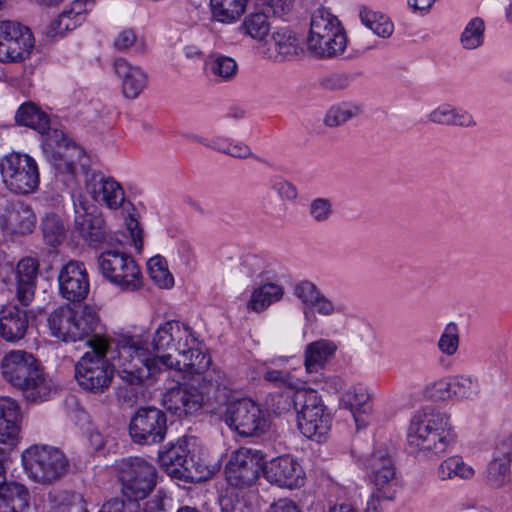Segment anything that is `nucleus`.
Returning a JSON list of instances; mask_svg holds the SVG:
<instances>
[{
    "label": "nucleus",
    "instance_id": "46",
    "mask_svg": "<svg viewBox=\"0 0 512 512\" xmlns=\"http://www.w3.org/2000/svg\"><path fill=\"white\" fill-rule=\"evenodd\" d=\"M459 343V328L456 323L449 322L440 335L437 347L442 354L450 357L458 351Z\"/></svg>",
    "mask_w": 512,
    "mask_h": 512
},
{
    "label": "nucleus",
    "instance_id": "33",
    "mask_svg": "<svg viewBox=\"0 0 512 512\" xmlns=\"http://www.w3.org/2000/svg\"><path fill=\"white\" fill-rule=\"evenodd\" d=\"M73 319L74 309L70 305H62L51 311L47 317L51 335L64 342H73Z\"/></svg>",
    "mask_w": 512,
    "mask_h": 512
},
{
    "label": "nucleus",
    "instance_id": "57",
    "mask_svg": "<svg viewBox=\"0 0 512 512\" xmlns=\"http://www.w3.org/2000/svg\"><path fill=\"white\" fill-rule=\"evenodd\" d=\"M138 510L137 502L115 498L104 503L99 512H138Z\"/></svg>",
    "mask_w": 512,
    "mask_h": 512
},
{
    "label": "nucleus",
    "instance_id": "54",
    "mask_svg": "<svg viewBox=\"0 0 512 512\" xmlns=\"http://www.w3.org/2000/svg\"><path fill=\"white\" fill-rule=\"evenodd\" d=\"M114 47L119 51H126L130 48H135V51L139 53L144 51L143 42L137 39L132 29L121 31L114 40Z\"/></svg>",
    "mask_w": 512,
    "mask_h": 512
},
{
    "label": "nucleus",
    "instance_id": "63",
    "mask_svg": "<svg viewBox=\"0 0 512 512\" xmlns=\"http://www.w3.org/2000/svg\"><path fill=\"white\" fill-rule=\"evenodd\" d=\"M499 457L507 459L508 462L512 463V435L506 436L501 439L496 448L495 452Z\"/></svg>",
    "mask_w": 512,
    "mask_h": 512
},
{
    "label": "nucleus",
    "instance_id": "40",
    "mask_svg": "<svg viewBox=\"0 0 512 512\" xmlns=\"http://www.w3.org/2000/svg\"><path fill=\"white\" fill-rule=\"evenodd\" d=\"M359 17L361 23L375 35L389 38L393 34L394 24L388 16L363 7L360 9Z\"/></svg>",
    "mask_w": 512,
    "mask_h": 512
},
{
    "label": "nucleus",
    "instance_id": "5",
    "mask_svg": "<svg viewBox=\"0 0 512 512\" xmlns=\"http://www.w3.org/2000/svg\"><path fill=\"white\" fill-rule=\"evenodd\" d=\"M297 427L307 438L321 442L329 432L332 418L321 395L315 389H299L293 393Z\"/></svg>",
    "mask_w": 512,
    "mask_h": 512
},
{
    "label": "nucleus",
    "instance_id": "53",
    "mask_svg": "<svg viewBox=\"0 0 512 512\" xmlns=\"http://www.w3.org/2000/svg\"><path fill=\"white\" fill-rule=\"evenodd\" d=\"M263 379L279 388L294 389L297 386L296 379L286 370L267 369Z\"/></svg>",
    "mask_w": 512,
    "mask_h": 512
},
{
    "label": "nucleus",
    "instance_id": "14",
    "mask_svg": "<svg viewBox=\"0 0 512 512\" xmlns=\"http://www.w3.org/2000/svg\"><path fill=\"white\" fill-rule=\"evenodd\" d=\"M167 432L166 414L157 408H140L132 417L129 434L138 444L151 445L164 440Z\"/></svg>",
    "mask_w": 512,
    "mask_h": 512
},
{
    "label": "nucleus",
    "instance_id": "42",
    "mask_svg": "<svg viewBox=\"0 0 512 512\" xmlns=\"http://www.w3.org/2000/svg\"><path fill=\"white\" fill-rule=\"evenodd\" d=\"M361 112L360 105L352 102H342L328 109L324 122L329 127H337L358 116Z\"/></svg>",
    "mask_w": 512,
    "mask_h": 512
},
{
    "label": "nucleus",
    "instance_id": "12",
    "mask_svg": "<svg viewBox=\"0 0 512 512\" xmlns=\"http://www.w3.org/2000/svg\"><path fill=\"white\" fill-rule=\"evenodd\" d=\"M231 429L245 437L260 436L268 428V422L260 405L248 398L231 402L223 415Z\"/></svg>",
    "mask_w": 512,
    "mask_h": 512
},
{
    "label": "nucleus",
    "instance_id": "31",
    "mask_svg": "<svg viewBox=\"0 0 512 512\" xmlns=\"http://www.w3.org/2000/svg\"><path fill=\"white\" fill-rule=\"evenodd\" d=\"M337 350V345L328 339H319L306 345L304 367L309 376L321 372Z\"/></svg>",
    "mask_w": 512,
    "mask_h": 512
},
{
    "label": "nucleus",
    "instance_id": "35",
    "mask_svg": "<svg viewBox=\"0 0 512 512\" xmlns=\"http://www.w3.org/2000/svg\"><path fill=\"white\" fill-rule=\"evenodd\" d=\"M284 296V287L275 282H265L256 287L250 296L247 307L254 312H262Z\"/></svg>",
    "mask_w": 512,
    "mask_h": 512
},
{
    "label": "nucleus",
    "instance_id": "17",
    "mask_svg": "<svg viewBox=\"0 0 512 512\" xmlns=\"http://www.w3.org/2000/svg\"><path fill=\"white\" fill-rule=\"evenodd\" d=\"M57 280L59 293L67 301L80 302L89 293V276L83 262H67L60 269Z\"/></svg>",
    "mask_w": 512,
    "mask_h": 512
},
{
    "label": "nucleus",
    "instance_id": "23",
    "mask_svg": "<svg viewBox=\"0 0 512 512\" xmlns=\"http://www.w3.org/2000/svg\"><path fill=\"white\" fill-rule=\"evenodd\" d=\"M339 406L352 414L357 429L363 428L367 425L368 417L372 413L371 394L364 384H353L340 396Z\"/></svg>",
    "mask_w": 512,
    "mask_h": 512
},
{
    "label": "nucleus",
    "instance_id": "22",
    "mask_svg": "<svg viewBox=\"0 0 512 512\" xmlns=\"http://www.w3.org/2000/svg\"><path fill=\"white\" fill-rule=\"evenodd\" d=\"M179 356L180 359L175 360L171 356V363H167L166 370L177 384L184 381L190 375L205 372L211 364V357L198 348V345H194L193 348L179 353Z\"/></svg>",
    "mask_w": 512,
    "mask_h": 512
},
{
    "label": "nucleus",
    "instance_id": "47",
    "mask_svg": "<svg viewBox=\"0 0 512 512\" xmlns=\"http://www.w3.org/2000/svg\"><path fill=\"white\" fill-rule=\"evenodd\" d=\"M210 72L221 80H230L236 75L237 63L228 56H216L207 62Z\"/></svg>",
    "mask_w": 512,
    "mask_h": 512
},
{
    "label": "nucleus",
    "instance_id": "6",
    "mask_svg": "<svg viewBox=\"0 0 512 512\" xmlns=\"http://www.w3.org/2000/svg\"><path fill=\"white\" fill-rule=\"evenodd\" d=\"M22 464L28 476L40 484L61 479L69 468V460L60 449L37 444L22 453Z\"/></svg>",
    "mask_w": 512,
    "mask_h": 512
},
{
    "label": "nucleus",
    "instance_id": "8",
    "mask_svg": "<svg viewBox=\"0 0 512 512\" xmlns=\"http://www.w3.org/2000/svg\"><path fill=\"white\" fill-rule=\"evenodd\" d=\"M159 461L172 478L191 483L208 480L217 470V465H208L200 458L195 459L187 447L180 443L162 452Z\"/></svg>",
    "mask_w": 512,
    "mask_h": 512
},
{
    "label": "nucleus",
    "instance_id": "45",
    "mask_svg": "<svg viewBox=\"0 0 512 512\" xmlns=\"http://www.w3.org/2000/svg\"><path fill=\"white\" fill-rule=\"evenodd\" d=\"M510 462L494 453L486 472V480L493 487L503 486L510 476Z\"/></svg>",
    "mask_w": 512,
    "mask_h": 512
},
{
    "label": "nucleus",
    "instance_id": "61",
    "mask_svg": "<svg viewBox=\"0 0 512 512\" xmlns=\"http://www.w3.org/2000/svg\"><path fill=\"white\" fill-rule=\"evenodd\" d=\"M451 125L469 128L476 126V121L471 113L455 107Z\"/></svg>",
    "mask_w": 512,
    "mask_h": 512
},
{
    "label": "nucleus",
    "instance_id": "64",
    "mask_svg": "<svg viewBox=\"0 0 512 512\" xmlns=\"http://www.w3.org/2000/svg\"><path fill=\"white\" fill-rule=\"evenodd\" d=\"M267 512H301V510L294 501L283 498L273 503Z\"/></svg>",
    "mask_w": 512,
    "mask_h": 512
},
{
    "label": "nucleus",
    "instance_id": "19",
    "mask_svg": "<svg viewBox=\"0 0 512 512\" xmlns=\"http://www.w3.org/2000/svg\"><path fill=\"white\" fill-rule=\"evenodd\" d=\"M85 189L91 198L110 209H118L125 200V194L119 182L95 171L85 174Z\"/></svg>",
    "mask_w": 512,
    "mask_h": 512
},
{
    "label": "nucleus",
    "instance_id": "36",
    "mask_svg": "<svg viewBox=\"0 0 512 512\" xmlns=\"http://www.w3.org/2000/svg\"><path fill=\"white\" fill-rule=\"evenodd\" d=\"M10 48L2 49L0 53V62H21L27 59L34 47V38L28 27L25 31L16 34V37L10 39Z\"/></svg>",
    "mask_w": 512,
    "mask_h": 512
},
{
    "label": "nucleus",
    "instance_id": "38",
    "mask_svg": "<svg viewBox=\"0 0 512 512\" xmlns=\"http://www.w3.org/2000/svg\"><path fill=\"white\" fill-rule=\"evenodd\" d=\"M343 27L340 20L329 9L319 7L313 11L310 21V30L307 43L320 38L321 35L329 34Z\"/></svg>",
    "mask_w": 512,
    "mask_h": 512
},
{
    "label": "nucleus",
    "instance_id": "30",
    "mask_svg": "<svg viewBox=\"0 0 512 512\" xmlns=\"http://www.w3.org/2000/svg\"><path fill=\"white\" fill-rule=\"evenodd\" d=\"M27 312L16 306H8L0 311V336L8 342L21 340L28 329Z\"/></svg>",
    "mask_w": 512,
    "mask_h": 512
},
{
    "label": "nucleus",
    "instance_id": "29",
    "mask_svg": "<svg viewBox=\"0 0 512 512\" xmlns=\"http://www.w3.org/2000/svg\"><path fill=\"white\" fill-rule=\"evenodd\" d=\"M73 342L85 340L90 349V341L101 336V323L98 313L89 306L74 310Z\"/></svg>",
    "mask_w": 512,
    "mask_h": 512
},
{
    "label": "nucleus",
    "instance_id": "43",
    "mask_svg": "<svg viewBox=\"0 0 512 512\" xmlns=\"http://www.w3.org/2000/svg\"><path fill=\"white\" fill-rule=\"evenodd\" d=\"M485 23L479 18H472L460 35L461 46L466 50H474L484 42Z\"/></svg>",
    "mask_w": 512,
    "mask_h": 512
},
{
    "label": "nucleus",
    "instance_id": "20",
    "mask_svg": "<svg viewBox=\"0 0 512 512\" xmlns=\"http://www.w3.org/2000/svg\"><path fill=\"white\" fill-rule=\"evenodd\" d=\"M262 53L268 60L283 63L297 59L303 53V48L293 31L280 28L272 33L268 42H265Z\"/></svg>",
    "mask_w": 512,
    "mask_h": 512
},
{
    "label": "nucleus",
    "instance_id": "52",
    "mask_svg": "<svg viewBox=\"0 0 512 512\" xmlns=\"http://www.w3.org/2000/svg\"><path fill=\"white\" fill-rule=\"evenodd\" d=\"M310 381L320 389L332 394L340 392L345 386V381L340 376H326L321 372L310 376Z\"/></svg>",
    "mask_w": 512,
    "mask_h": 512
},
{
    "label": "nucleus",
    "instance_id": "13",
    "mask_svg": "<svg viewBox=\"0 0 512 512\" xmlns=\"http://www.w3.org/2000/svg\"><path fill=\"white\" fill-rule=\"evenodd\" d=\"M263 471L258 451L240 448L234 451L225 466V476L228 484L238 489L253 486Z\"/></svg>",
    "mask_w": 512,
    "mask_h": 512
},
{
    "label": "nucleus",
    "instance_id": "60",
    "mask_svg": "<svg viewBox=\"0 0 512 512\" xmlns=\"http://www.w3.org/2000/svg\"><path fill=\"white\" fill-rule=\"evenodd\" d=\"M311 307H313L318 314L323 316H331L337 311L334 303L322 292L319 293Z\"/></svg>",
    "mask_w": 512,
    "mask_h": 512
},
{
    "label": "nucleus",
    "instance_id": "24",
    "mask_svg": "<svg viewBox=\"0 0 512 512\" xmlns=\"http://www.w3.org/2000/svg\"><path fill=\"white\" fill-rule=\"evenodd\" d=\"M38 272L39 262L32 257L21 259L13 269L12 282L15 286L16 298L23 306H28L34 299Z\"/></svg>",
    "mask_w": 512,
    "mask_h": 512
},
{
    "label": "nucleus",
    "instance_id": "32",
    "mask_svg": "<svg viewBox=\"0 0 512 512\" xmlns=\"http://www.w3.org/2000/svg\"><path fill=\"white\" fill-rule=\"evenodd\" d=\"M347 46V36L344 27L337 29L313 42H308V50L318 58H333L342 54Z\"/></svg>",
    "mask_w": 512,
    "mask_h": 512
},
{
    "label": "nucleus",
    "instance_id": "26",
    "mask_svg": "<svg viewBox=\"0 0 512 512\" xmlns=\"http://www.w3.org/2000/svg\"><path fill=\"white\" fill-rule=\"evenodd\" d=\"M203 402L202 394L195 388L180 383L170 388L163 397L164 407L178 417L198 411Z\"/></svg>",
    "mask_w": 512,
    "mask_h": 512
},
{
    "label": "nucleus",
    "instance_id": "39",
    "mask_svg": "<svg viewBox=\"0 0 512 512\" xmlns=\"http://www.w3.org/2000/svg\"><path fill=\"white\" fill-rule=\"evenodd\" d=\"M15 120L19 125L30 127L41 134L49 129L48 115L32 102L24 103L18 108Z\"/></svg>",
    "mask_w": 512,
    "mask_h": 512
},
{
    "label": "nucleus",
    "instance_id": "15",
    "mask_svg": "<svg viewBox=\"0 0 512 512\" xmlns=\"http://www.w3.org/2000/svg\"><path fill=\"white\" fill-rule=\"evenodd\" d=\"M154 351H176L183 353L194 345H199L194 330L187 324L170 320L161 324L155 331L150 343Z\"/></svg>",
    "mask_w": 512,
    "mask_h": 512
},
{
    "label": "nucleus",
    "instance_id": "9",
    "mask_svg": "<svg viewBox=\"0 0 512 512\" xmlns=\"http://www.w3.org/2000/svg\"><path fill=\"white\" fill-rule=\"evenodd\" d=\"M74 229L90 246L107 245L114 246L121 241L115 233L109 230L101 214L95 213V209L84 195L73 194Z\"/></svg>",
    "mask_w": 512,
    "mask_h": 512
},
{
    "label": "nucleus",
    "instance_id": "41",
    "mask_svg": "<svg viewBox=\"0 0 512 512\" xmlns=\"http://www.w3.org/2000/svg\"><path fill=\"white\" fill-rule=\"evenodd\" d=\"M474 475V470L467 465L461 457L452 456L444 461L437 468V476L441 480L459 477L461 479H470Z\"/></svg>",
    "mask_w": 512,
    "mask_h": 512
},
{
    "label": "nucleus",
    "instance_id": "3",
    "mask_svg": "<svg viewBox=\"0 0 512 512\" xmlns=\"http://www.w3.org/2000/svg\"><path fill=\"white\" fill-rule=\"evenodd\" d=\"M1 368L4 379L20 389L28 401H44L50 397L51 384L43 376L33 354L12 350L4 356Z\"/></svg>",
    "mask_w": 512,
    "mask_h": 512
},
{
    "label": "nucleus",
    "instance_id": "11",
    "mask_svg": "<svg viewBox=\"0 0 512 512\" xmlns=\"http://www.w3.org/2000/svg\"><path fill=\"white\" fill-rule=\"evenodd\" d=\"M116 470L123 495L134 502L146 498L156 484V469L144 458H123L117 462Z\"/></svg>",
    "mask_w": 512,
    "mask_h": 512
},
{
    "label": "nucleus",
    "instance_id": "16",
    "mask_svg": "<svg viewBox=\"0 0 512 512\" xmlns=\"http://www.w3.org/2000/svg\"><path fill=\"white\" fill-rule=\"evenodd\" d=\"M358 461L382 496L392 499L391 488L395 485L396 471L387 449L380 448L369 455H360Z\"/></svg>",
    "mask_w": 512,
    "mask_h": 512
},
{
    "label": "nucleus",
    "instance_id": "55",
    "mask_svg": "<svg viewBox=\"0 0 512 512\" xmlns=\"http://www.w3.org/2000/svg\"><path fill=\"white\" fill-rule=\"evenodd\" d=\"M321 291L311 281L304 280L294 286L293 294L306 306L311 307Z\"/></svg>",
    "mask_w": 512,
    "mask_h": 512
},
{
    "label": "nucleus",
    "instance_id": "56",
    "mask_svg": "<svg viewBox=\"0 0 512 512\" xmlns=\"http://www.w3.org/2000/svg\"><path fill=\"white\" fill-rule=\"evenodd\" d=\"M266 404L274 414L281 415L290 410L293 405V396L290 397L283 393L270 394L266 399Z\"/></svg>",
    "mask_w": 512,
    "mask_h": 512
},
{
    "label": "nucleus",
    "instance_id": "34",
    "mask_svg": "<svg viewBox=\"0 0 512 512\" xmlns=\"http://www.w3.org/2000/svg\"><path fill=\"white\" fill-rule=\"evenodd\" d=\"M29 500L30 494L24 485L9 483L0 491V512H27Z\"/></svg>",
    "mask_w": 512,
    "mask_h": 512
},
{
    "label": "nucleus",
    "instance_id": "1",
    "mask_svg": "<svg viewBox=\"0 0 512 512\" xmlns=\"http://www.w3.org/2000/svg\"><path fill=\"white\" fill-rule=\"evenodd\" d=\"M150 343L140 335L123 336L117 341L116 369L119 377L130 385H140L145 380L166 372L171 354L153 356Z\"/></svg>",
    "mask_w": 512,
    "mask_h": 512
},
{
    "label": "nucleus",
    "instance_id": "44",
    "mask_svg": "<svg viewBox=\"0 0 512 512\" xmlns=\"http://www.w3.org/2000/svg\"><path fill=\"white\" fill-rule=\"evenodd\" d=\"M45 242L52 246H58L65 238V228L61 218L54 213L47 214L41 223Z\"/></svg>",
    "mask_w": 512,
    "mask_h": 512
},
{
    "label": "nucleus",
    "instance_id": "27",
    "mask_svg": "<svg viewBox=\"0 0 512 512\" xmlns=\"http://www.w3.org/2000/svg\"><path fill=\"white\" fill-rule=\"evenodd\" d=\"M114 72L121 80V89L125 98L136 99L148 84L147 73L124 58H118L113 64Z\"/></svg>",
    "mask_w": 512,
    "mask_h": 512
},
{
    "label": "nucleus",
    "instance_id": "2",
    "mask_svg": "<svg viewBox=\"0 0 512 512\" xmlns=\"http://www.w3.org/2000/svg\"><path fill=\"white\" fill-rule=\"evenodd\" d=\"M407 439L418 457L434 459L447 452L454 443L455 434L448 415L425 408L412 417Z\"/></svg>",
    "mask_w": 512,
    "mask_h": 512
},
{
    "label": "nucleus",
    "instance_id": "10",
    "mask_svg": "<svg viewBox=\"0 0 512 512\" xmlns=\"http://www.w3.org/2000/svg\"><path fill=\"white\" fill-rule=\"evenodd\" d=\"M0 174L5 187L12 193L27 195L39 186V170L28 154L12 152L0 158Z\"/></svg>",
    "mask_w": 512,
    "mask_h": 512
},
{
    "label": "nucleus",
    "instance_id": "25",
    "mask_svg": "<svg viewBox=\"0 0 512 512\" xmlns=\"http://www.w3.org/2000/svg\"><path fill=\"white\" fill-rule=\"evenodd\" d=\"M20 407L15 400L9 397L0 398V448L2 454L10 451L17 445L21 421Z\"/></svg>",
    "mask_w": 512,
    "mask_h": 512
},
{
    "label": "nucleus",
    "instance_id": "50",
    "mask_svg": "<svg viewBox=\"0 0 512 512\" xmlns=\"http://www.w3.org/2000/svg\"><path fill=\"white\" fill-rule=\"evenodd\" d=\"M221 512H254V508L244 497L226 491L218 499Z\"/></svg>",
    "mask_w": 512,
    "mask_h": 512
},
{
    "label": "nucleus",
    "instance_id": "59",
    "mask_svg": "<svg viewBox=\"0 0 512 512\" xmlns=\"http://www.w3.org/2000/svg\"><path fill=\"white\" fill-rule=\"evenodd\" d=\"M272 189L283 200L294 201L298 196L296 187L286 180H276L272 185Z\"/></svg>",
    "mask_w": 512,
    "mask_h": 512
},
{
    "label": "nucleus",
    "instance_id": "48",
    "mask_svg": "<svg viewBox=\"0 0 512 512\" xmlns=\"http://www.w3.org/2000/svg\"><path fill=\"white\" fill-rule=\"evenodd\" d=\"M333 202L329 198L317 197L308 205L309 217L318 224L326 223L333 215Z\"/></svg>",
    "mask_w": 512,
    "mask_h": 512
},
{
    "label": "nucleus",
    "instance_id": "21",
    "mask_svg": "<svg viewBox=\"0 0 512 512\" xmlns=\"http://www.w3.org/2000/svg\"><path fill=\"white\" fill-rule=\"evenodd\" d=\"M36 225L32 208L22 201L7 202L0 211V227L13 235L31 233Z\"/></svg>",
    "mask_w": 512,
    "mask_h": 512
},
{
    "label": "nucleus",
    "instance_id": "37",
    "mask_svg": "<svg viewBox=\"0 0 512 512\" xmlns=\"http://www.w3.org/2000/svg\"><path fill=\"white\" fill-rule=\"evenodd\" d=\"M248 0H210L211 17L223 24L236 23L245 13Z\"/></svg>",
    "mask_w": 512,
    "mask_h": 512
},
{
    "label": "nucleus",
    "instance_id": "4",
    "mask_svg": "<svg viewBox=\"0 0 512 512\" xmlns=\"http://www.w3.org/2000/svg\"><path fill=\"white\" fill-rule=\"evenodd\" d=\"M89 343L90 350L75 364V379L83 390L101 394L112 383L116 365L111 360L116 358L108 357L111 344L106 338H95Z\"/></svg>",
    "mask_w": 512,
    "mask_h": 512
},
{
    "label": "nucleus",
    "instance_id": "58",
    "mask_svg": "<svg viewBox=\"0 0 512 512\" xmlns=\"http://www.w3.org/2000/svg\"><path fill=\"white\" fill-rule=\"evenodd\" d=\"M454 108L450 104H442L429 113L428 119L435 124L451 125Z\"/></svg>",
    "mask_w": 512,
    "mask_h": 512
},
{
    "label": "nucleus",
    "instance_id": "51",
    "mask_svg": "<svg viewBox=\"0 0 512 512\" xmlns=\"http://www.w3.org/2000/svg\"><path fill=\"white\" fill-rule=\"evenodd\" d=\"M425 395L431 400H446L453 397L452 380L448 378L439 379L425 387Z\"/></svg>",
    "mask_w": 512,
    "mask_h": 512
},
{
    "label": "nucleus",
    "instance_id": "28",
    "mask_svg": "<svg viewBox=\"0 0 512 512\" xmlns=\"http://www.w3.org/2000/svg\"><path fill=\"white\" fill-rule=\"evenodd\" d=\"M283 12H272V9L256 8L247 14L238 27L243 36L249 37L257 42H263L270 34L272 28V17Z\"/></svg>",
    "mask_w": 512,
    "mask_h": 512
},
{
    "label": "nucleus",
    "instance_id": "18",
    "mask_svg": "<svg viewBox=\"0 0 512 512\" xmlns=\"http://www.w3.org/2000/svg\"><path fill=\"white\" fill-rule=\"evenodd\" d=\"M268 482L281 488H297L304 484L305 473L299 462L290 455L271 459L263 466Z\"/></svg>",
    "mask_w": 512,
    "mask_h": 512
},
{
    "label": "nucleus",
    "instance_id": "7",
    "mask_svg": "<svg viewBox=\"0 0 512 512\" xmlns=\"http://www.w3.org/2000/svg\"><path fill=\"white\" fill-rule=\"evenodd\" d=\"M120 244L108 246L97 258L102 276L111 284L124 291H134L141 286V271L135 260L117 248Z\"/></svg>",
    "mask_w": 512,
    "mask_h": 512
},
{
    "label": "nucleus",
    "instance_id": "62",
    "mask_svg": "<svg viewBox=\"0 0 512 512\" xmlns=\"http://www.w3.org/2000/svg\"><path fill=\"white\" fill-rule=\"evenodd\" d=\"M151 279L162 288H169L173 285V277L169 273L168 268L159 270H150Z\"/></svg>",
    "mask_w": 512,
    "mask_h": 512
},
{
    "label": "nucleus",
    "instance_id": "49",
    "mask_svg": "<svg viewBox=\"0 0 512 512\" xmlns=\"http://www.w3.org/2000/svg\"><path fill=\"white\" fill-rule=\"evenodd\" d=\"M452 380L453 396L472 398L479 393L478 379L471 375H457Z\"/></svg>",
    "mask_w": 512,
    "mask_h": 512
}]
</instances>
